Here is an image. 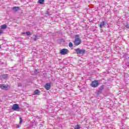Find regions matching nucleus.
<instances>
[{"label":"nucleus","instance_id":"19","mask_svg":"<svg viewBox=\"0 0 129 129\" xmlns=\"http://www.w3.org/2000/svg\"><path fill=\"white\" fill-rule=\"evenodd\" d=\"M21 86H22V83H18V87H21Z\"/></svg>","mask_w":129,"mask_h":129},{"label":"nucleus","instance_id":"5","mask_svg":"<svg viewBox=\"0 0 129 129\" xmlns=\"http://www.w3.org/2000/svg\"><path fill=\"white\" fill-rule=\"evenodd\" d=\"M12 109H13V110H19V109H20V106H19V104H14L13 105Z\"/></svg>","mask_w":129,"mask_h":129},{"label":"nucleus","instance_id":"8","mask_svg":"<svg viewBox=\"0 0 129 129\" xmlns=\"http://www.w3.org/2000/svg\"><path fill=\"white\" fill-rule=\"evenodd\" d=\"M40 95V91H39L38 90H36L34 92L33 95Z\"/></svg>","mask_w":129,"mask_h":129},{"label":"nucleus","instance_id":"6","mask_svg":"<svg viewBox=\"0 0 129 129\" xmlns=\"http://www.w3.org/2000/svg\"><path fill=\"white\" fill-rule=\"evenodd\" d=\"M8 87H9V85H6L5 84L0 85V88L3 90H8Z\"/></svg>","mask_w":129,"mask_h":129},{"label":"nucleus","instance_id":"12","mask_svg":"<svg viewBox=\"0 0 129 129\" xmlns=\"http://www.w3.org/2000/svg\"><path fill=\"white\" fill-rule=\"evenodd\" d=\"M2 78H3V79H7L8 78V75L5 74L2 76Z\"/></svg>","mask_w":129,"mask_h":129},{"label":"nucleus","instance_id":"16","mask_svg":"<svg viewBox=\"0 0 129 129\" xmlns=\"http://www.w3.org/2000/svg\"><path fill=\"white\" fill-rule=\"evenodd\" d=\"M34 39L35 41H37V40L38 39V36H37V35H34Z\"/></svg>","mask_w":129,"mask_h":129},{"label":"nucleus","instance_id":"1","mask_svg":"<svg viewBox=\"0 0 129 129\" xmlns=\"http://www.w3.org/2000/svg\"><path fill=\"white\" fill-rule=\"evenodd\" d=\"M76 39L74 41V44L75 46H78L81 44V39H80V36L77 35L76 36Z\"/></svg>","mask_w":129,"mask_h":129},{"label":"nucleus","instance_id":"7","mask_svg":"<svg viewBox=\"0 0 129 129\" xmlns=\"http://www.w3.org/2000/svg\"><path fill=\"white\" fill-rule=\"evenodd\" d=\"M44 88H45L46 90H50V88H51V84H46L44 86Z\"/></svg>","mask_w":129,"mask_h":129},{"label":"nucleus","instance_id":"4","mask_svg":"<svg viewBox=\"0 0 129 129\" xmlns=\"http://www.w3.org/2000/svg\"><path fill=\"white\" fill-rule=\"evenodd\" d=\"M69 50L66 48H63L60 50V54L61 55H66V54H68Z\"/></svg>","mask_w":129,"mask_h":129},{"label":"nucleus","instance_id":"22","mask_svg":"<svg viewBox=\"0 0 129 129\" xmlns=\"http://www.w3.org/2000/svg\"><path fill=\"white\" fill-rule=\"evenodd\" d=\"M25 34H26V33H24V32H22V35H25Z\"/></svg>","mask_w":129,"mask_h":129},{"label":"nucleus","instance_id":"20","mask_svg":"<svg viewBox=\"0 0 129 129\" xmlns=\"http://www.w3.org/2000/svg\"><path fill=\"white\" fill-rule=\"evenodd\" d=\"M125 28L126 29H128V28H129V25H128V24H126V25H125Z\"/></svg>","mask_w":129,"mask_h":129},{"label":"nucleus","instance_id":"10","mask_svg":"<svg viewBox=\"0 0 129 129\" xmlns=\"http://www.w3.org/2000/svg\"><path fill=\"white\" fill-rule=\"evenodd\" d=\"M104 25H105V22H104V21L101 22L100 26H99L100 28H102V27H103V26H104Z\"/></svg>","mask_w":129,"mask_h":129},{"label":"nucleus","instance_id":"3","mask_svg":"<svg viewBox=\"0 0 129 129\" xmlns=\"http://www.w3.org/2000/svg\"><path fill=\"white\" fill-rule=\"evenodd\" d=\"M98 85H99V82H98V81L94 80L92 82L91 86L95 88L96 87H97Z\"/></svg>","mask_w":129,"mask_h":129},{"label":"nucleus","instance_id":"14","mask_svg":"<svg viewBox=\"0 0 129 129\" xmlns=\"http://www.w3.org/2000/svg\"><path fill=\"white\" fill-rule=\"evenodd\" d=\"M38 3L40 5H43L44 4V0H38Z\"/></svg>","mask_w":129,"mask_h":129},{"label":"nucleus","instance_id":"11","mask_svg":"<svg viewBox=\"0 0 129 129\" xmlns=\"http://www.w3.org/2000/svg\"><path fill=\"white\" fill-rule=\"evenodd\" d=\"M1 29L5 30L7 29V25L4 24L1 26Z\"/></svg>","mask_w":129,"mask_h":129},{"label":"nucleus","instance_id":"18","mask_svg":"<svg viewBox=\"0 0 129 129\" xmlns=\"http://www.w3.org/2000/svg\"><path fill=\"white\" fill-rule=\"evenodd\" d=\"M69 46V47H73V44L72 42H70Z\"/></svg>","mask_w":129,"mask_h":129},{"label":"nucleus","instance_id":"15","mask_svg":"<svg viewBox=\"0 0 129 129\" xmlns=\"http://www.w3.org/2000/svg\"><path fill=\"white\" fill-rule=\"evenodd\" d=\"M26 34L27 36H31L32 35V33H31V32L30 31L26 32Z\"/></svg>","mask_w":129,"mask_h":129},{"label":"nucleus","instance_id":"2","mask_svg":"<svg viewBox=\"0 0 129 129\" xmlns=\"http://www.w3.org/2000/svg\"><path fill=\"white\" fill-rule=\"evenodd\" d=\"M75 51L76 54H85L86 53L85 49H80V48H77Z\"/></svg>","mask_w":129,"mask_h":129},{"label":"nucleus","instance_id":"21","mask_svg":"<svg viewBox=\"0 0 129 129\" xmlns=\"http://www.w3.org/2000/svg\"><path fill=\"white\" fill-rule=\"evenodd\" d=\"M4 32L2 30H0V34H3Z\"/></svg>","mask_w":129,"mask_h":129},{"label":"nucleus","instance_id":"13","mask_svg":"<svg viewBox=\"0 0 129 129\" xmlns=\"http://www.w3.org/2000/svg\"><path fill=\"white\" fill-rule=\"evenodd\" d=\"M81 128V127H80V125L79 124H77L75 126V129H80Z\"/></svg>","mask_w":129,"mask_h":129},{"label":"nucleus","instance_id":"17","mask_svg":"<svg viewBox=\"0 0 129 129\" xmlns=\"http://www.w3.org/2000/svg\"><path fill=\"white\" fill-rule=\"evenodd\" d=\"M22 122H23V119L22 118V117H20L19 123L21 124Z\"/></svg>","mask_w":129,"mask_h":129},{"label":"nucleus","instance_id":"9","mask_svg":"<svg viewBox=\"0 0 129 129\" xmlns=\"http://www.w3.org/2000/svg\"><path fill=\"white\" fill-rule=\"evenodd\" d=\"M13 11L14 12H18V11H20V7H14L13 8Z\"/></svg>","mask_w":129,"mask_h":129},{"label":"nucleus","instance_id":"23","mask_svg":"<svg viewBox=\"0 0 129 129\" xmlns=\"http://www.w3.org/2000/svg\"><path fill=\"white\" fill-rule=\"evenodd\" d=\"M0 48H1V46H0Z\"/></svg>","mask_w":129,"mask_h":129}]
</instances>
